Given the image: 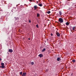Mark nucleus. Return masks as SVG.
I'll return each instance as SVG.
<instances>
[{
    "label": "nucleus",
    "mask_w": 76,
    "mask_h": 76,
    "mask_svg": "<svg viewBox=\"0 0 76 76\" xmlns=\"http://www.w3.org/2000/svg\"><path fill=\"white\" fill-rule=\"evenodd\" d=\"M56 35L57 36V37H60V34H59V33H58V32H57L56 33Z\"/></svg>",
    "instance_id": "nucleus-6"
},
{
    "label": "nucleus",
    "mask_w": 76,
    "mask_h": 76,
    "mask_svg": "<svg viewBox=\"0 0 76 76\" xmlns=\"http://www.w3.org/2000/svg\"><path fill=\"white\" fill-rule=\"evenodd\" d=\"M1 60H2L1 58H0V61H1Z\"/></svg>",
    "instance_id": "nucleus-24"
},
{
    "label": "nucleus",
    "mask_w": 76,
    "mask_h": 76,
    "mask_svg": "<svg viewBox=\"0 0 76 76\" xmlns=\"http://www.w3.org/2000/svg\"><path fill=\"white\" fill-rule=\"evenodd\" d=\"M47 13H48V14H50V13H51V12H50V11H49L47 12Z\"/></svg>",
    "instance_id": "nucleus-12"
},
{
    "label": "nucleus",
    "mask_w": 76,
    "mask_h": 76,
    "mask_svg": "<svg viewBox=\"0 0 76 76\" xmlns=\"http://www.w3.org/2000/svg\"><path fill=\"white\" fill-rule=\"evenodd\" d=\"M20 74V75H22V72H21Z\"/></svg>",
    "instance_id": "nucleus-18"
},
{
    "label": "nucleus",
    "mask_w": 76,
    "mask_h": 76,
    "mask_svg": "<svg viewBox=\"0 0 76 76\" xmlns=\"http://www.w3.org/2000/svg\"><path fill=\"white\" fill-rule=\"evenodd\" d=\"M31 64H32V65H34V62H32L31 63Z\"/></svg>",
    "instance_id": "nucleus-16"
},
{
    "label": "nucleus",
    "mask_w": 76,
    "mask_h": 76,
    "mask_svg": "<svg viewBox=\"0 0 76 76\" xmlns=\"http://www.w3.org/2000/svg\"><path fill=\"white\" fill-rule=\"evenodd\" d=\"M71 32H72V31H71Z\"/></svg>",
    "instance_id": "nucleus-28"
},
{
    "label": "nucleus",
    "mask_w": 76,
    "mask_h": 76,
    "mask_svg": "<svg viewBox=\"0 0 76 76\" xmlns=\"http://www.w3.org/2000/svg\"><path fill=\"white\" fill-rule=\"evenodd\" d=\"M1 66H0V67H1V68H4L5 67V66H4V63H1Z\"/></svg>",
    "instance_id": "nucleus-1"
},
{
    "label": "nucleus",
    "mask_w": 76,
    "mask_h": 76,
    "mask_svg": "<svg viewBox=\"0 0 76 76\" xmlns=\"http://www.w3.org/2000/svg\"><path fill=\"white\" fill-rule=\"evenodd\" d=\"M34 8L35 9L34 10H35V9H38V7H37V6L36 5H35L34 6Z\"/></svg>",
    "instance_id": "nucleus-4"
},
{
    "label": "nucleus",
    "mask_w": 76,
    "mask_h": 76,
    "mask_svg": "<svg viewBox=\"0 0 76 76\" xmlns=\"http://www.w3.org/2000/svg\"><path fill=\"white\" fill-rule=\"evenodd\" d=\"M15 18H16V17H15Z\"/></svg>",
    "instance_id": "nucleus-27"
},
{
    "label": "nucleus",
    "mask_w": 76,
    "mask_h": 76,
    "mask_svg": "<svg viewBox=\"0 0 76 76\" xmlns=\"http://www.w3.org/2000/svg\"><path fill=\"white\" fill-rule=\"evenodd\" d=\"M45 50H46V49L45 48H44L42 50V52H44Z\"/></svg>",
    "instance_id": "nucleus-9"
},
{
    "label": "nucleus",
    "mask_w": 76,
    "mask_h": 76,
    "mask_svg": "<svg viewBox=\"0 0 76 76\" xmlns=\"http://www.w3.org/2000/svg\"><path fill=\"white\" fill-rule=\"evenodd\" d=\"M36 27H37V28H38V25H36Z\"/></svg>",
    "instance_id": "nucleus-19"
},
{
    "label": "nucleus",
    "mask_w": 76,
    "mask_h": 76,
    "mask_svg": "<svg viewBox=\"0 0 76 76\" xmlns=\"http://www.w3.org/2000/svg\"><path fill=\"white\" fill-rule=\"evenodd\" d=\"M28 39H29V40H30V38H28Z\"/></svg>",
    "instance_id": "nucleus-25"
},
{
    "label": "nucleus",
    "mask_w": 76,
    "mask_h": 76,
    "mask_svg": "<svg viewBox=\"0 0 76 76\" xmlns=\"http://www.w3.org/2000/svg\"><path fill=\"white\" fill-rule=\"evenodd\" d=\"M48 69H47L46 70V72H48Z\"/></svg>",
    "instance_id": "nucleus-21"
},
{
    "label": "nucleus",
    "mask_w": 76,
    "mask_h": 76,
    "mask_svg": "<svg viewBox=\"0 0 76 76\" xmlns=\"http://www.w3.org/2000/svg\"><path fill=\"white\" fill-rule=\"evenodd\" d=\"M75 27H74L73 28H72V29L73 30H74V31L75 30Z\"/></svg>",
    "instance_id": "nucleus-17"
},
{
    "label": "nucleus",
    "mask_w": 76,
    "mask_h": 76,
    "mask_svg": "<svg viewBox=\"0 0 76 76\" xmlns=\"http://www.w3.org/2000/svg\"><path fill=\"white\" fill-rule=\"evenodd\" d=\"M34 1V0H29L30 1H31H31Z\"/></svg>",
    "instance_id": "nucleus-22"
},
{
    "label": "nucleus",
    "mask_w": 76,
    "mask_h": 76,
    "mask_svg": "<svg viewBox=\"0 0 76 76\" xmlns=\"http://www.w3.org/2000/svg\"><path fill=\"white\" fill-rule=\"evenodd\" d=\"M60 60H61V59H60V58L58 57L57 58V60L58 61H60Z\"/></svg>",
    "instance_id": "nucleus-10"
},
{
    "label": "nucleus",
    "mask_w": 76,
    "mask_h": 76,
    "mask_svg": "<svg viewBox=\"0 0 76 76\" xmlns=\"http://www.w3.org/2000/svg\"><path fill=\"white\" fill-rule=\"evenodd\" d=\"M29 23H31V20H29Z\"/></svg>",
    "instance_id": "nucleus-23"
},
{
    "label": "nucleus",
    "mask_w": 76,
    "mask_h": 76,
    "mask_svg": "<svg viewBox=\"0 0 76 76\" xmlns=\"http://www.w3.org/2000/svg\"><path fill=\"white\" fill-rule=\"evenodd\" d=\"M40 15L39 14V13H37V17H39V16Z\"/></svg>",
    "instance_id": "nucleus-14"
},
{
    "label": "nucleus",
    "mask_w": 76,
    "mask_h": 76,
    "mask_svg": "<svg viewBox=\"0 0 76 76\" xmlns=\"http://www.w3.org/2000/svg\"><path fill=\"white\" fill-rule=\"evenodd\" d=\"M38 56L39 57H43V55H42V54H40L38 55Z\"/></svg>",
    "instance_id": "nucleus-5"
},
{
    "label": "nucleus",
    "mask_w": 76,
    "mask_h": 76,
    "mask_svg": "<svg viewBox=\"0 0 76 76\" xmlns=\"http://www.w3.org/2000/svg\"><path fill=\"white\" fill-rule=\"evenodd\" d=\"M38 6H40V7H42V4H38Z\"/></svg>",
    "instance_id": "nucleus-8"
},
{
    "label": "nucleus",
    "mask_w": 76,
    "mask_h": 76,
    "mask_svg": "<svg viewBox=\"0 0 76 76\" xmlns=\"http://www.w3.org/2000/svg\"><path fill=\"white\" fill-rule=\"evenodd\" d=\"M72 62H73V63H75V62L76 61L74 59L72 60Z\"/></svg>",
    "instance_id": "nucleus-15"
},
{
    "label": "nucleus",
    "mask_w": 76,
    "mask_h": 76,
    "mask_svg": "<svg viewBox=\"0 0 76 76\" xmlns=\"http://www.w3.org/2000/svg\"><path fill=\"white\" fill-rule=\"evenodd\" d=\"M26 73L23 72V74L22 75V76H26Z\"/></svg>",
    "instance_id": "nucleus-3"
},
{
    "label": "nucleus",
    "mask_w": 76,
    "mask_h": 76,
    "mask_svg": "<svg viewBox=\"0 0 76 76\" xmlns=\"http://www.w3.org/2000/svg\"><path fill=\"white\" fill-rule=\"evenodd\" d=\"M9 51L10 53H12V52H13V50L12 49H10L9 50Z\"/></svg>",
    "instance_id": "nucleus-7"
},
{
    "label": "nucleus",
    "mask_w": 76,
    "mask_h": 76,
    "mask_svg": "<svg viewBox=\"0 0 76 76\" xmlns=\"http://www.w3.org/2000/svg\"><path fill=\"white\" fill-rule=\"evenodd\" d=\"M59 14H60V15H62V12H61V11H59Z\"/></svg>",
    "instance_id": "nucleus-11"
},
{
    "label": "nucleus",
    "mask_w": 76,
    "mask_h": 76,
    "mask_svg": "<svg viewBox=\"0 0 76 76\" xmlns=\"http://www.w3.org/2000/svg\"><path fill=\"white\" fill-rule=\"evenodd\" d=\"M50 35L51 36H53V34L52 33H51Z\"/></svg>",
    "instance_id": "nucleus-20"
},
{
    "label": "nucleus",
    "mask_w": 76,
    "mask_h": 76,
    "mask_svg": "<svg viewBox=\"0 0 76 76\" xmlns=\"http://www.w3.org/2000/svg\"><path fill=\"white\" fill-rule=\"evenodd\" d=\"M66 25H69V22H67L66 23Z\"/></svg>",
    "instance_id": "nucleus-13"
},
{
    "label": "nucleus",
    "mask_w": 76,
    "mask_h": 76,
    "mask_svg": "<svg viewBox=\"0 0 76 76\" xmlns=\"http://www.w3.org/2000/svg\"><path fill=\"white\" fill-rule=\"evenodd\" d=\"M59 22H60L61 23H62L63 22V20L61 18H60L59 19Z\"/></svg>",
    "instance_id": "nucleus-2"
},
{
    "label": "nucleus",
    "mask_w": 76,
    "mask_h": 76,
    "mask_svg": "<svg viewBox=\"0 0 76 76\" xmlns=\"http://www.w3.org/2000/svg\"><path fill=\"white\" fill-rule=\"evenodd\" d=\"M39 8V9H41V8Z\"/></svg>",
    "instance_id": "nucleus-26"
}]
</instances>
